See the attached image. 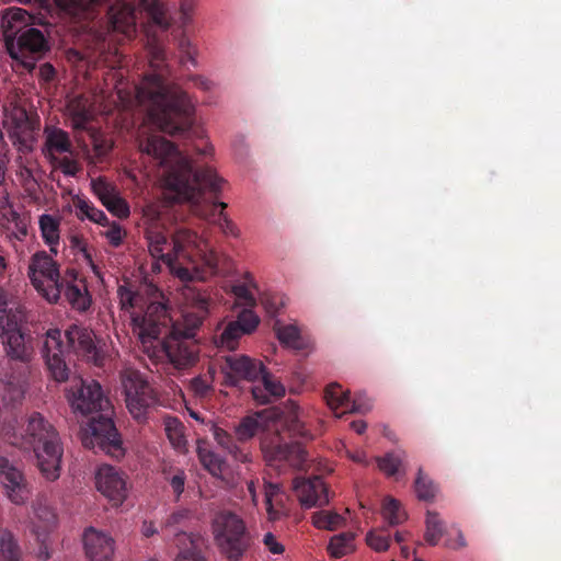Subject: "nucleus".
Returning <instances> with one entry per match:
<instances>
[{
	"mask_svg": "<svg viewBox=\"0 0 561 561\" xmlns=\"http://www.w3.org/2000/svg\"><path fill=\"white\" fill-rule=\"evenodd\" d=\"M113 89L111 94L102 91V95L95 96L94 103H99L102 111H111L112 104L129 107L136 102L148 105L149 117L164 133L173 136L190 128L193 105L187 94L180 87L167 83L162 75H149L133 89L119 79Z\"/></svg>",
	"mask_w": 561,
	"mask_h": 561,
	"instance_id": "f257e3e1",
	"label": "nucleus"
},
{
	"mask_svg": "<svg viewBox=\"0 0 561 561\" xmlns=\"http://www.w3.org/2000/svg\"><path fill=\"white\" fill-rule=\"evenodd\" d=\"M139 150L151 157L159 168L162 186L175 202L198 206L206 190L217 193L224 180L211 168L193 170L192 161L161 136H149L139 142Z\"/></svg>",
	"mask_w": 561,
	"mask_h": 561,
	"instance_id": "f03ea898",
	"label": "nucleus"
},
{
	"mask_svg": "<svg viewBox=\"0 0 561 561\" xmlns=\"http://www.w3.org/2000/svg\"><path fill=\"white\" fill-rule=\"evenodd\" d=\"M0 439L12 446L32 450L41 476L49 482L59 479L64 446L55 426L41 413L24 420L7 408L0 410Z\"/></svg>",
	"mask_w": 561,
	"mask_h": 561,
	"instance_id": "7ed1b4c3",
	"label": "nucleus"
},
{
	"mask_svg": "<svg viewBox=\"0 0 561 561\" xmlns=\"http://www.w3.org/2000/svg\"><path fill=\"white\" fill-rule=\"evenodd\" d=\"M72 382L67 393L72 411L82 415L100 413L82 428L83 446L98 448L114 458L123 457L122 439L112 420V405L101 385L95 380L82 379Z\"/></svg>",
	"mask_w": 561,
	"mask_h": 561,
	"instance_id": "20e7f679",
	"label": "nucleus"
},
{
	"mask_svg": "<svg viewBox=\"0 0 561 561\" xmlns=\"http://www.w3.org/2000/svg\"><path fill=\"white\" fill-rule=\"evenodd\" d=\"M130 321L134 334L149 357L158 359L165 355L176 369H187L198 362L199 347L196 340L173 333L163 340L159 339L161 329L169 321V310L164 302H150L142 316L131 312Z\"/></svg>",
	"mask_w": 561,
	"mask_h": 561,
	"instance_id": "39448f33",
	"label": "nucleus"
},
{
	"mask_svg": "<svg viewBox=\"0 0 561 561\" xmlns=\"http://www.w3.org/2000/svg\"><path fill=\"white\" fill-rule=\"evenodd\" d=\"M67 344L61 339L58 329H50L46 332L43 356L46 365L56 381H65L68 378V368L65 362V353L71 351L75 354L98 364L100 359L99 350L94 342V333L88 328L77 324L66 331Z\"/></svg>",
	"mask_w": 561,
	"mask_h": 561,
	"instance_id": "423d86ee",
	"label": "nucleus"
},
{
	"mask_svg": "<svg viewBox=\"0 0 561 561\" xmlns=\"http://www.w3.org/2000/svg\"><path fill=\"white\" fill-rule=\"evenodd\" d=\"M28 316L16 295L0 291V339L5 354L14 360L28 363L34 348L27 333Z\"/></svg>",
	"mask_w": 561,
	"mask_h": 561,
	"instance_id": "0eeeda50",
	"label": "nucleus"
},
{
	"mask_svg": "<svg viewBox=\"0 0 561 561\" xmlns=\"http://www.w3.org/2000/svg\"><path fill=\"white\" fill-rule=\"evenodd\" d=\"M172 253L174 262L191 271L197 268L205 275V280L217 268V257L206 239L195 231L179 227L172 234Z\"/></svg>",
	"mask_w": 561,
	"mask_h": 561,
	"instance_id": "6e6552de",
	"label": "nucleus"
},
{
	"mask_svg": "<svg viewBox=\"0 0 561 561\" xmlns=\"http://www.w3.org/2000/svg\"><path fill=\"white\" fill-rule=\"evenodd\" d=\"M265 421H280L283 426L286 427L293 436H298L304 439L313 438V435L306 428L304 412L300 411L299 407L294 401L288 400L282 410L274 408L243 417L236 427L238 439H251L260 430L265 427Z\"/></svg>",
	"mask_w": 561,
	"mask_h": 561,
	"instance_id": "1a4fd4ad",
	"label": "nucleus"
},
{
	"mask_svg": "<svg viewBox=\"0 0 561 561\" xmlns=\"http://www.w3.org/2000/svg\"><path fill=\"white\" fill-rule=\"evenodd\" d=\"M219 551L230 561H239L249 548V536L243 519L231 511L217 512L210 524Z\"/></svg>",
	"mask_w": 561,
	"mask_h": 561,
	"instance_id": "9d476101",
	"label": "nucleus"
},
{
	"mask_svg": "<svg viewBox=\"0 0 561 561\" xmlns=\"http://www.w3.org/2000/svg\"><path fill=\"white\" fill-rule=\"evenodd\" d=\"M31 284L37 294L49 304H57L62 288L56 261L45 251L33 254L27 271Z\"/></svg>",
	"mask_w": 561,
	"mask_h": 561,
	"instance_id": "9b49d317",
	"label": "nucleus"
},
{
	"mask_svg": "<svg viewBox=\"0 0 561 561\" xmlns=\"http://www.w3.org/2000/svg\"><path fill=\"white\" fill-rule=\"evenodd\" d=\"M122 386L128 412L137 422H146L149 410L158 402L152 387L139 371L131 369L122 375Z\"/></svg>",
	"mask_w": 561,
	"mask_h": 561,
	"instance_id": "f8f14e48",
	"label": "nucleus"
},
{
	"mask_svg": "<svg viewBox=\"0 0 561 561\" xmlns=\"http://www.w3.org/2000/svg\"><path fill=\"white\" fill-rule=\"evenodd\" d=\"M182 297L185 305L192 310H185L182 320L172 324L170 333L194 340L196 331L208 314L209 297L193 286L184 285Z\"/></svg>",
	"mask_w": 561,
	"mask_h": 561,
	"instance_id": "ddd939ff",
	"label": "nucleus"
},
{
	"mask_svg": "<svg viewBox=\"0 0 561 561\" xmlns=\"http://www.w3.org/2000/svg\"><path fill=\"white\" fill-rule=\"evenodd\" d=\"M10 35L16 37L18 49L41 54L47 49V43L43 33L34 27H26L31 15L23 9H11L7 13Z\"/></svg>",
	"mask_w": 561,
	"mask_h": 561,
	"instance_id": "4468645a",
	"label": "nucleus"
},
{
	"mask_svg": "<svg viewBox=\"0 0 561 561\" xmlns=\"http://www.w3.org/2000/svg\"><path fill=\"white\" fill-rule=\"evenodd\" d=\"M3 127L12 145L22 152L32 150L35 125L26 110L13 105L5 111Z\"/></svg>",
	"mask_w": 561,
	"mask_h": 561,
	"instance_id": "2eb2a0df",
	"label": "nucleus"
},
{
	"mask_svg": "<svg viewBox=\"0 0 561 561\" xmlns=\"http://www.w3.org/2000/svg\"><path fill=\"white\" fill-rule=\"evenodd\" d=\"M146 238L151 256L153 259L161 260L168 266L172 275L182 282L203 280L205 278V275L197 268L194 267V270L191 271L188 267L180 266L174 262L172 251L167 253L164 252L168 240L158 227H147Z\"/></svg>",
	"mask_w": 561,
	"mask_h": 561,
	"instance_id": "dca6fc26",
	"label": "nucleus"
},
{
	"mask_svg": "<svg viewBox=\"0 0 561 561\" xmlns=\"http://www.w3.org/2000/svg\"><path fill=\"white\" fill-rule=\"evenodd\" d=\"M0 486L5 497L14 505H24L31 497V489L23 470L1 454Z\"/></svg>",
	"mask_w": 561,
	"mask_h": 561,
	"instance_id": "f3484780",
	"label": "nucleus"
},
{
	"mask_svg": "<svg viewBox=\"0 0 561 561\" xmlns=\"http://www.w3.org/2000/svg\"><path fill=\"white\" fill-rule=\"evenodd\" d=\"M261 449L270 466L287 461L291 467L301 468L307 460L305 449L299 444L283 443L277 428L276 433L265 434L261 438Z\"/></svg>",
	"mask_w": 561,
	"mask_h": 561,
	"instance_id": "a211bd4d",
	"label": "nucleus"
},
{
	"mask_svg": "<svg viewBox=\"0 0 561 561\" xmlns=\"http://www.w3.org/2000/svg\"><path fill=\"white\" fill-rule=\"evenodd\" d=\"M98 491L114 506H119L127 497V481L123 472L110 465H102L95 473Z\"/></svg>",
	"mask_w": 561,
	"mask_h": 561,
	"instance_id": "6ab92c4d",
	"label": "nucleus"
},
{
	"mask_svg": "<svg viewBox=\"0 0 561 561\" xmlns=\"http://www.w3.org/2000/svg\"><path fill=\"white\" fill-rule=\"evenodd\" d=\"M263 363L253 359L247 355L233 354L225 357L222 371L226 375V381L236 386L239 380L255 381L263 371Z\"/></svg>",
	"mask_w": 561,
	"mask_h": 561,
	"instance_id": "aec40b11",
	"label": "nucleus"
},
{
	"mask_svg": "<svg viewBox=\"0 0 561 561\" xmlns=\"http://www.w3.org/2000/svg\"><path fill=\"white\" fill-rule=\"evenodd\" d=\"M293 490L305 508L321 507L329 503V490L320 477L297 478L293 482Z\"/></svg>",
	"mask_w": 561,
	"mask_h": 561,
	"instance_id": "412c9836",
	"label": "nucleus"
},
{
	"mask_svg": "<svg viewBox=\"0 0 561 561\" xmlns=\"http://www.w3.org/2000/svg\"><path fill=\"white\" fill-rule=\"evenodd\" d=\"M83 547L91 561H112L115 552V541L107 534L93 527L83 534Z\"/></svg>",
	"mask_w": 561,
	"mask_h": 561,
	"instance_id": "4be33fe9",
	"label": "nucleus"
},
{
	"mask_svg": "<svg viewBox=\"0 0 561 561\" xmlns=\"http://www.w3.org/2000/svg\"><path fill=\"white\" fill-rule=\"evenodd\" d=\"M91 187L110 213L119 218H127L129 216V206L125 199L121 197L113 183L106 181L104 178H96L91 180Z\"/></svg>",
	"mask_w": 561,
	"mask_h": 561,
	"instance_id": "5701e85b",
	"label": "nucleus"
},
{
	"mask_svg": "<svg viewBox=\"0 0 561 561\" xmlns=\"http://www.w3.org/2000/svg\"><path fill=\"white\" fill-rule=\"evenodd\" d=\"M43 136L42 152L48 161H54L58 156L73 154L75 147L66 130L56 126H45Z\"/></svg>",
	"mask_w": 561,
	"mask_h": 561,
	"instance_id": "b1692460",
	"label": "nucleus"
},
{
	"mask_svg": "<svg viewBox=\"0 0 561 561\" xmlns=\"http://www.w3.org/2000/svg\"><path fill=\"white\" fill-rule=\"evenodd\" d=\"M32 507L34 512L32 531L39 538L47 535L55 527L57 516L54 508L41 496L34 501Z\"/></svg>",
	"mask_w": 561,
	"mask_h": 561,
	"instance_id": "393cba45",
	"label": "nucleus"
},
{
	"mask_svg": "<svg viewBox=\"0 0 561 561\" xmlns=\"http://www.w3.org/2000/svg\"><path fill=\"white\" fill-rule=\"evenodd\" d=\"M263 386H254L252 387V396L253 399L260 404H267L272 401V399L280 398L285 394V387L283 383L274 378L266 369L263 367L262 374L260 377Z\"/></svg>",
	"mask_w": 561,
	"mask_h": 561,
	"instance_id": "a878e982",
	"label": "nucleus"
},
{
	"mask_svg": "<svg viewBox=\"0 0 561 561\" xmlns=\"http://www.w3.org/2000/svg\"><path fill=\"white\" fill-rule=\"evenodd\" d=\"M66 113L75 129H84L92 117V104L83 95H76L68 99Z\"/></svg>",
	"mask_w": 561,
	"mask_h": 561,
	"instance_id": "bb28decb",
	"label": "nucleus"
},
{
	"mask_svg": "<svg viewBox=\"0 0 561 561\" xmlns=\"http://www.w3.org/2000/svg\"><path fill=\"white\" fill-rule=\"evenodd\" d=\"M110 21L113 30L130 34L136 25V11L129 3H116L110 9Z\"/></svg>",
	"mask_w": 561,
	"mask_h": 561,
	"instance_id": "cd10ccee",
	"label": "nucleus"
},
{
	"mask_svg": "<svg viewBox=\"0 0 561 561\" xmlns=\"http://www.w3.org/2000/svg\"><path fill=\"white\" fill-rule=\"evenodd\" d=\"M174 543L179 549L174 561H205V558L197 549L196 538L193 534L176 533Z\"/></svg>",
	"mask_w": 561,
	"mask_h": 561,
	"instance_id": "c85d7f7f",
	"label": "nucleus"
},
{
	"mask_svg": "<svg viewBox=\"0 0 561 561\" xmlns=\"http://www.w3.org/2000/svg\"><path fill=\"white\" fill-rule=\"evenodd\" d=\"M197 455L203 467L215 478L226 480L227 463L204 444L198 443Z\"/></svg>",
	"mask_w": 561,
	"mask_h": 561,
	"instance_id": "c756f323",
	"label": "nucleus"
},
{
	"mask_svg": "<svg viewBox=\"0 0 561 561\" xmlns=\"http://www.w3.org/2000/svg\"><path fill=\"white\" fill-rule=\"evenodd\" d=\"M226 207V203L218 202L213 204L214 210L210 214L204 213L202 209L196 211L201 217L216 224L225 234L237 238L239 237V229L224 213Z\"/></svg>",
	"mask_w": 561,
	"mask_h": 561,
	"instance_id": "7c9ffc66",
	"label": "nucleus"
},
{
	"mask_svg": "<svg viewBox=\"0 0 561 561\" xmlns=\"http://www.w3.org/2000/svg\"><path fill=\"white\" fill-rule=\"evenodd\" d=\"M324 399L329 408L335 411L337 417H341L343 413H347L350 392L344 391L339 383H331L327 387Z\"/></svg>",
	"mask_w": 561,
	"mask_h": 561,
	"instance_id": "2f4dec72",
	"label": "nucleus"
},
{
	"mask_svg": "<svg viewBox=\"0 0 561 561\" xmlns=\"http://www.w3.org/2000/svg\"><path fill=\"white\" fill-rule=\"evenodd\" d=\"M62 291L66 300L73 309L85 311L90 307L91 300L84 286L62 282Z\"/></svg>",
	"mask_w": 561,
	"mask_h": 561,
	"instance_id": "473e14b6",
	"label": "nucleus"
},
{
	"mask_svg": "<svg viewBox=\"0 0 561 561\" xmlns=\"http://www.w3.org/2000/svg\"><path fill=\"white\" fill-rule=\"evenodd\" d=\"M38 225L42 233V238L45 243L50 247V251L57 252L55 249L59 243V220L48 214H43L39 216Z\"/></svg>",
	"mask_w": 561,
	"mask_h": 561,
	"instance_id": "72a5a7b5",
	"label": "nucleus"
},
{
	"mask_svg": "<svg viewBox=\"0 0 561 561\" xmlns=\"http://www.w3.org/2000/svg\"><path fill=\"white\" fill-rule=\"evenodd\" d=\"M244 335L238 323L229 322L220 333L214 335V343L217 347L233 351L238 347L239 340Z\"/></svg>",
	"mask_w": 561,
	"mask_h": 561,
	"instance_id": "f704fd0d",
	"label": "nucleus"
},
{
	"mask_svg": "<svg viewBox=\"0 0 561 561\" xmlns=\"http://www.w3.org/2000/svg\"><path fill=\"white\" fill-rule=\"evenodd\" d=\"M139 2L154 25L163 31L170 27L171 22L167 16V9L160 0H139Z\"/></svg>",
	"mask_w": 561,
	"mask_h": 561,
	"instance_id": "c9c22d12",
	"label": "nucleus"
},
{
	"mask_svg": "<svg viewBox=\"0 0 561 561\" xmlns=\"http://www.w3.org/2000/svg\"><path fill=\"white\" fill-rule=\"evenodd\" d=\"M381 516L389 526H398L408 518L407 512L400 502L393 497H386L381 507Z\"/></svg>",
	"mask_w": 561,
	"mask_h": 561,
	"instance_id": "e433bc0d",
	"label": "nucleus"
},
{
	"mask_svg": "<svg viewBox=\"0 0 561 561\" xmlns=\"http://www.w3.org/2000/svg\"><path fill=\"white\" fill-rule=\"evenodd\" d=\"M355 534L347 531L333 536L328 545V551L333 558H341L354 550Z\"/></svg>",
	"mask_w": 561,
	"mask_h": 561,
	"instance_id": "4c0bfd02",
	"label": "nucleus"
},
{
	"mask_svg": "<svg viewBox=\"0 0 561 561\" xmlns=\"http://www.w3.org/2000/svg\"><path fill=\"white\" fill-rule=\"evenodd\" d=\"M214 439L217 444L232 455L237 460L245 462L249 460V455L242 453L234 444L233 438L225 430L218 425H213L210 428Z\"/></svg>",
	"mask_w": 561,
	"mask_h": 561,
	"instance_id": "58836bf2",
	"label": "nucleus"
},
{
	"mask_svg": "<svg viewBox=\"0 0 561 561\" xmlns=\"http://www.w3.org/2000/svg\"><path fill=\"white\" fill-rule=\"evenodd\" d=\"M0 391L5 404L20 402L24 398L26 391V379L22 377L15 381L8 380L1 385Z\"/></svg>",
	"mask_w": 561,
	"mask_h": 561,
	"instance_id": "ea45409f",
	"label": "nucleus"
},
{
	"mask_svg": "<svg viewBox=\"0 0 561 561\" xmlns=\"http://www.w3.org/2000/svg\"><path fill=\"white\" fill-rule=\"evenodd\" d=\"M76 214L80 219H89L95 224L101 226H106L108 224L107 216L101 209H98L90 202L85 199L79 198L76 202Z\"/></svg>",
	"mask_w": 561,
	"mask_h": 561,
	"instance_id": "a19ab883",
	"label": "nucleus"
},
{
	"mask_svg": "<svg viewBox=\"0 0 561 561\" xmlns=\"http://www.w3.org/2000/svg\"><path fill=\"white\" fill-rule=\"evenodd\" d=\"M312 524L319 529L335 530L345 525V518L331 511H320L312 515Z\"/></svg>",
	"mask_w": 561,
	"mask_h": 561,
	"instance_id": "79ce46f5",
	"label": "nucleus"
},
{
	"mask_svg": "<svg viewBox=\"0 0 561 561\" xmlns=\"http://www.w3.org/2000/svg\"><path fill=\"white\" fill-rule=\"evenodd\" d=\"M18 543L11 531L0 529V561H20Z\"/></svg>",
	"mask_w": 561,
	"mask_h": 561,
	"instance_id": "37998d69",
	"label": "nucleus"
},
{
	"mask_svg": "<svg viewBox=\"0 0 561 561\" xmlns=\"http://www.w3.org/2000/svg\"><path fill=\"white\" fill-rule=\"evenodd\" d=\"M426 530H425V540L435 546L440 540L444 534V525L440 520L438 514L428 512L426 515Z\"/></svg>",
	"mask_w": 561,
	"mask_h": 561,
	"instance_id": "c03bdc74",
	"label": "nucleus"
},
{
	"mask_svg": "<svg viewBox=\"0 0 561 561\" xmlns=\"http://www.w3.org/2000/svg\"><path fill=\"white\" fill-rule=\"evenodd\" d=\"M165 433L170 440V443L176 449H183L185 447L186 440L183 434V425L178 419H167L165 420Z\"/></svg>",
	"mask_w": 561,
	"mask_h": 561,
	"instance_id": "a18cd8bd",
	"label": "nucleus"
},
{
	"mask_svg": "<svg viewBox=\"0 0 561 561\" xmlns=\"http://www.w3.org/2000/svg\"><path fill=\"white\" fill-rule=\"evenodd\" d=\"M415 492L417 497L423 501L432 500L436 493V486L433 481L424 474L422 469H419L415 479Z\"/></svg>",
	"mask_w": 561,
	"mask_h": 561,
	"instance_id": "49530a36",
	"label": "nucleus"
},
{
	"mask_svg": "<svg viewBox=\"0 0 561 561\" xmlns=\"http://www.w3.org/2000/svg\"><path fill=\"white\" fill-rule=\"evenodd\" d=\"M404 458V453H389L382 458H378L379 469L387 476H394L399 472V468Z\"/></svg>",
	"mask_w": 561,
	"mask_h": 561,
	"instance_id": "de8ad7c7",
	"label": "nucleus"
},
{
	"mask_svg": "<svg viewBox=\"0 0 561 561\" xmlns=\"http://www.w3.org/2000/svg\"><path fill=\"white\" fill-rule=\"evenodd\" d=\"M278 340L293 348H301L302 343L300 340L299 330L295 325H284L276 331Z\"/></svg>",
	"mask_w": 561,
	"mask_h": 561,
	"instance_id": "09e8293b",
	"label": "nucleus"
},
{
	"mask_svg": "<svg viewBox=\"0 0 561 561\" xmlns=\"http://www.w3.org/2000/svg\"><path fill=\"white\" fill-rule=\"evenodd\" d=\"M55 168L59 169L65 175L75 176L80 168L79 163L76 159V151L72 156L64 154L62 158L60 156L56 157L54 161H49Z\"/></svg>",
	"mask_w": 561,
	"mask_h": 561,
	"instance_id": "8fccbe9b",
	"label": "nucleus"
},
{
	"mask_svg": "<svg viewBox=\"0 0 561 561\" xmlns=\"http://www.w3.org/2000/svg\"><path fill=\"white\" fill-rule=\"evenodd\" d=\"M148 42L147 47L150 55V65L152 68L158 69L161 64L165 60V51L163 46L157 41L156 37H150V34H147Z\"/></svg>",
	"mask_w": 561,
	"mask_h": 561,
	"instance_id": "3c124183",
	"label": "nucleus"
},
{
	"mask_svg": "<svg viewBox=\"0 0 561 561\" xmlns=\"http://www.w3.org/2000/svg\"><path fill=\"white\" fill-rule=\"evenodd\" d=\"M233 322L238 323V327L242 329L244 334H250L256 329L259 317L252 310L244 309Z\"/></svg>",
	"mask_w": 561,
	"mask_h": 561,
	"instance_id": "603ef678",
	"label": "nucleus"
},
{
	"mask_svg": "<svg viewBox=\"0 0 561 561\" xmlns=\"http://www.w3.org/2000/svg\"><path fill=\"white\" fill-rule=\"evenodd\" d=\"M105 227H107L106 230L102 231L101 234L105 237L111 245L114 248H117L122 244L123 239L126 236L125 230L123 227L116 222H108Z\"/></svg>",
	"mask_w": 561,
	"mask_h": 561,
	"instance_id": "864d4df0",
	"label": "nucleus"
},
{
	"mask_svg": "<svg viewBox=\"0 0 561 561\" xmlns=\"http://www.w3.org/2000/svg\"><path fill=\"white\" fill-rule=\"evenodd\" d=\"M280 493V485L277 483H265V504L271 520H276L279 513L273 507V499Z\"/></svg>",
	"mask_w": 561,
	"mask_h": 561,
	"instance_id": "5fc2aeb1",
	"label": "nucleus"
},
{
	"mask_svg": "<svg viewBox=\"0 0 561 561\" xmlns=\"http://www.w3.org/2000/svg\"><path fill=\"white\" fill-rule=\"evenodd\" d=\"M117 296L122 310L129 311L136 307L140 300V297L126 286H119L117 289Z\"/></svg>",
	"mask_w": 561,
	"mask_h": 561,
	"instance_id": "6e6d98bb",
	"label": "nucleus"
},
{
	"mask_svg": "<svg viewBox=\"0 0 561 561\" xmlns=\"http://www.w3.org/2000/svg\"><path fill=\"white\" fill-rule=\"evenodd\" d=\"M367 545L375 551H386L390 547V538L379 534L377 530H370L366 535Z\"/></svg>",
	"mask_w": 561,
	"mask_h": 561,
	"instance_id": "4d7b16f0",
	"label": "nucleus"
},
{
	"mask_svg": "<svg viewBox=\"0 0 561 561\" xmlns=\"http://www.w3.org/2000/svg\"><path fill=\"white\" fill-rule=\"evenodd\" d=\"M251 286L255 287L252 279L248 284L236 285L232 288V293L238 300H240L245 306H253L255 302L253 293L251 290Z\"/></svg>",
	"mask_w": 561,
	"mask_h": 561,
	"instance_id": "13d9d810",
	"label": "nucleus"
},
{
	"mask_svg": "<svg viewBox=\"0 0 561 561\" xmlns=\"http://www.w3.org/2000/svg\"><path fill=\"white\" fill-rule=\"evenodd\" d=\"M371 407L370 400L365 394L358 393L353 400L350 399L347 413H366Z\"/></svg>",
	"mask_w": 561,
	"mask_h": 561,
	"instance_id": "bf43d9fd",
	"label": "nucleus"
},
{
	"mask_svg": "<svg viewBox=\"0 0 561 561\" xmlns=\"http://www.w3.org/2000/svg\"><path fill=\"white\" fill-rule=\"evenodd\" d=\"M169 484L171 485L173 493L179 499L184 492L186 476L183 470H176L171 477H167Z\"/></svg>",
	"mask_w": 561,
	"mask_h": 561,
	"instance_id": "052dcab7",
	"label": "nucleus"
},
{
	"mask_svg": "<svg viewBox=\"0 0 561 561\" xmlns=\"http://www.w3.org/2000/svg\"><path fill=\"white\" fill-rule=\"evenodd\" d=\"M179 48L182 54V62H191L193 66L196 65L195 49L191 41L186 37L181 38Z\"/></svg>",
	"mask_w": 561,
	"mask_h": 561,
	"instance_id": "680f3d73",
	"label": "nucleus"
},
{
	"mask_svg": "<svg viewBox=\"0 0 561 561\" xmlns=\"http://www.w3.org/2000/svg\"><path fill=\"white\" fill-rule=\"evenodd\" d=\"M30 51H15L14 49L10 50L11 57L15 60H18L21 66H23L26 70L32 71L35 68L36 65V57L28 56Z\"/></svg>",
	"mask_w": 561,
	"mask_h": 561,
	"instance_id": "e2e57ef3",
	"label": "nucleus"
},
{
	"mask_svg": "<svg viewBox=\"0 0 561 561\" xmlns=\"http://www.w3.org/2000/svg\"><path fill=\"white\" fill-rule=\"evenodd\" d=\"M191 389L197 397H205L211 389L210 381L206 378L197 376L191 381Z\"/></svg>",
	"mask_w": 561,
	"mask_h": 561,
	"instance_id": "0e129e2a",
	"label": "nucleus"
},
{
	"mask_svg": "<svg viewBox=\"0 0 561 561\" xmlns=\"http://www.w3.org/2000/svg\"><path fill=\"white\" fill-rule=\"evenodd\" d=\"M144 218L146 222L148 224V227H158L157 222L160 219V210L159 206L156 204H149L147 205L144 210Z\"/></svg>",
	"mask_w": 561,
	"mask_h": 561,
	"instance_id": "69168bd1",
	"label": "nucleus"
},
{
	"mask_svg": "<svg viewBox=\"0 0 561 561\" xmlns=\"http://www.w3.org/2000/svg\"><path fill=\"white\" fill-rule=\"evenodd\" d=\"M112 142L111 140L103 138L101 136H94L93 137V148L96 153V156L102 157L108 153L112 149Z\"/></svg>",
	"mask_w": 561,
	"mask_h": 561,
	"instance_id": "338daca9",
	"label": "nucleus"
},
{
	"mask_svg": "<svg viewBox=\"0 0 561 561\" xmlns=\"http://www.w3.org/2000/svg\"><path fill=\"white\" fill-rule=\"evenodd\" d=\"M264 543L265 546L267 547V549L270 550V552L274 553V554H278V553H282L284 551V546L282 543H279L275 537L273 536V534L271 533H267L264 535Z\"/></svg>",
	"mask_w": 561,
	"mask_h": 561,
	"instance_id": "774afa93",
	"label": "nucleus"
}]
</instances>
